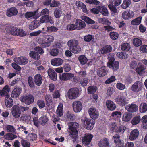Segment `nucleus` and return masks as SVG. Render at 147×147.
I'll return each mask as SVG.
<instances>
[{
  "mask_svg": "<svg viewBox=\"0 0 147 147\" xmlns=\"http://www.w3.org/2000/svg\"><path fill=\"white\" fill-rule=\"evenodd\" d=\"M6 30L9 34L20 37H23L26 35L25 31L22 29L19 28L12 26L7 27Z\"/></svg>",
  "mask_w": 147,
  "mask_h": 147,
  "instance_id": "obj_1",
  "label": "nucleus"
},
{
  "mask_svg": "<svg viewBox=\"0 0 147 147\" xmlns=\"http://www.w3.org/2000/svg\"><path fill=\"white\" fill-rule=\"evenodd\" d=\"M71 126L69 127L70 131L69 136H70L71 140L74 143L75 142L78 138V132L77 129L78 127V124L76 123L71 122Z\"/></svg>",
  "mask_w": 147,
  "mask_h": 147,
  "instance_id": "obj_2",
  "label": "nucleus"
},
{
  "mask_svg": "<svg viewBox=\"0 0 147 147\" xmlns=\"http://www.w3.org/2000/svg\"><path fill=\"white\" fill-rule=\"evenodd\" d=\"M28 107H22L20 105H14L12 108V114L14 117L18 118L20 117L21 113L28 110Z\"/></svg>",
  "mask_w": 147,
  "mask_h": 147,
  "instance_id": "obj_3",
  "label": "nucleus"
},
{
  "mask_svg": "<svg viewBox=\"0 0 147 147\" xmlns=\"http://www.w3.org/2000/svg\"><path fill=\"white\" fill-rule=\"evenodd\" d=\"M78 44L79 42L76 40H70L67 43L69 50L74 54L78 53L81 51V48Z\"/></svg>",
  "mask_w": 147,
  "mask_h": 147,
  "instance_id": "obj_4",
  "label": "nucleus"
},
{
  "mask_svg": "<svg viewBox=\"0 0 147 147\" xmlns=\"http://www.w3.org/2000/svg\"><path fill=\"white\" fill-rule=\"evenodd\" d=\"M81 121L83 127L88 130H92L93 128L95 123V120L86 117L82 118Z\"/></svg>",
  "mask_w": 147,
  "mask_h": 147,
  "instance_id": "obj_5",
  "label": "nucleus"
},
{
  "mask_svg": "<svg viewBox=\"0 0 147 147\" xmlns=\"http://www.w3.org/2000/svg\"><path fill=\"white\" fill-rule=\"evenodd\" d=\"M54 40V37L51 35H45L43 36L41 46L43 48L49 47Z\"/></svg>",
  "mask_w": 147,
  "mask_h": 147,
  "instance_id": "obj_6",
  "label": "nucleus"
},
{
  "mask_svg": "<svg viewBox=\"0 0 147 147\" xmlns=\"http://www.w3.org/2000/svg\"><path fill=\"white\" fill-rule=\"evenodd\" d=\"M79 93V90L77 88H70L67 93L68 97L70 99H74L77 98Z\"/></svg>",
  "mask_w": 147,
  "mask_h": 147,
  "instance_id": "obj_7",
  "label": "nucleus"
},
{
  "mask_svg": "<svg viewBox=\"0 0 147 147\" xmlns=\"http://www.w3.org/2000/svg\"><path fill=\"white\" fill-rule=\"evenodd\" d=\"M34 99L33 96L30 94L23 96L20 98L21 102L27 105L32 103L34 102Z\"/></svg>",
  "mask_w": 147,
  "mask_h": 147,
  "instance_id": "obj_8",
  "label": "nucleus"
},
{
  "mask_svg": "<svg viewBox=\"0 0 147 147\" xmlns=\"http://www.w3.org/2000/svg\"><path fill=\"white\" fill-rule=\"evenodd\" d=\"M115 101L119 105L123 107L125 106L127 103L126 97L123 94H121L117 96L115 99Z\"/></svg>",
  "mask_w": 147,
  "mask_h": 147,
  "instance_id": "obj_9",
  "label": "nucleus"
},
{
  "mask_svg": "<svg viewBox=\"0 0 147 147\" xmlns=\"http://www.w3.org/2000/svg\"><path fill=\"white\" fill-rule=\"evenodd\" d=\"M142 83L141 82L136 81L131 86V90L134 92L138 93L142 90Z\"/></svg>",
  "mask_w": 147,
  "mask_h": 147,
  "instance_id": "obj_10",
  "label": "nucleus"
},
{
  "mask_svg": "<svg viewBox=\"0 0 147 147\" xmlns=\"http://www.w3.org/2000/svg\"><path fill=\"white\" fill-rule=\"evenodd\" d=\"M89 115L93 120L97 119L99 115V112L97 109L94 108H90L88 111Z\"/></svg>",
  "mask_w": 147,
  "mask_h": 147,
  "instance_id": "obj_11",
  "label": "nucleus"
},
{
  "mask_svg": "<svg viewBox=\"0 0 147 147\" xmlns=\"http://www.w3.org/2000/svg\"><path fill=\"white\" fill-rule=\"evenodd\" d=\"M72 107L74 111L76 113L80 112L82 108V105L80 101H75L72 103Z\"/></svg>",
  "mask_w": 147,
  "mask_h": 147,
  "instance_id": "obj_12",
  "label": "nucleus"
},
{
  "mask_svg": "<svg viewBox=\"0 0 147 147\" xmlns=\"http://www.w3.org/2000/svg\"><path fill=\"white\" fill-rule=\"evenodd\" d=\"M40 24L44 23H50V24L54 23L53 19L51 16L46 15L42 16L39 20Z\"/></svg>",
  "mask_w": 147,
  "mask_h": 147,
  "instance_id": "obj_13",
  "label": "nucleus"
},
{
  "mask_svg": "<svg viewBox=\"0 0 147 147\" xmlns=\"http://www.w3.org/2000/svg\"><path fill=\"white\" fill-rule=\"evenodd\" d=\"M14 61L17 63L21 65L26 64L28 62V59L25 57H16L14 59Z\"/></svg>",
  "mask_w": 147,
  "mask_h": 147,
  "instance_id": "obj_14",
  "label": "nucleus"
},
{
  "mask_svg": "<svg viewBox=\"0 0 147 147\" xmlns=\"http://www.w3.org/2000/svg\"><path fill=\"white\" fill-rule=\"evenodd\" d=\"M125 109L130 113H134L136 112L138 109V105L135 104H129L125 106Z\"/></svg>",
  "mask_w": 147,
  "mask_h": 147,
  "instance_id": "obj_15",
  "label": "nucleus"
},
{
  "mask_svg": "<svg viewBox=\"0 0 147 147\" xmlns=\"http://www.w3.org/2000/svg\"><path fill=\"white\" fill-rule=\"evenodd\" d=\"M145 69L146 67L144 66L141 63L139 62L138 63L137 67L135 70L136 73L141 76L145 73Z\"/></svg>",
  "mask_w": 147,
  "mask_h": 147,
  "instance_id": "obj_16",
  "label": "nucleus"
},
{
  "mask_svg": "<svg viewBox=\"0 0 147 147\" xmlns=\"http://www.w3.org/2000/svg\"><path fill=\"white\" fill-rule=\"evenodd\" d=\"M22 91V88L21 87L16 86L11 94V97L14 98H17L20 94Z\"/></svg>",
  "mask_w": 147,
  "mask_h": 147,
  "instance_id": "obj_17",
  "label": "nucleus"
},
{
  "mask_svg": "<svg viewBox=\"0 0 147 147\" xmlns=\"http://www.w3.org/2000/svg\"><path fill=\"white\" fill-rule=\"evenodd\" d=\"M93 137V136L91 134H86L84 137L82 138V143L86 146L90 144Z\"/></svg>",
  "mask_w": 147,
  "mask_h": 147,
  "instance_id": "obj_18",
  "label": "nucleus"
},
{
  "mask_svg": "<svg viewBox=\"0 0 147 147\" xmlns=\"http://www.w3.org/2000/svg\"><path fill=\"white\" fill-rule=\"evenodd\" d=\"M74 76V74H72L63 73L59 75V78L61 80L67 81L72 78Z\"/></svg>",
  "mask_w": 147,
  "mask_h": 147,
  "instance_id": "obj_19",
  "label": "nucleus"
},
{
  "mask_svg": "<svg viewBox=\"0 0 147 147\" xmlns=\"http://www.w3.org/2000/svg\"><path fill=\"white\" fill-rule=\"evenodd\" d=\"M18 13L17 9L15 7H13L8 8L6 11V15L8 17L16 16Z\"/></svg>",
  "mask_w": 147,
  "mask_h": 147,
  "instance_id": "obj_20",
  "label": "nucleus"
},
{
  "mask_svg": "<svg viewBox=\"0 0 147 147\" xmlns=\"http://www.w3.org/2000/svg\"><path fill=\"white\" fill-rule=\"evenodd\" d=\"M134 15V12L132 11L129 10L123 12L122 14V17L124 19L127 20L132 18Z\"/></svg>",
  "mask_w": 147,
  "mask_h": 147,
  "instance_id": "obj_21",
  "label": "nucleus"
},
{
  "mask_svg": "<svg viewBox=\"0 0 147 147\" xmlns=\"http://www.w3.org/2000/svg\"><path fill=\"white\" fill-rule=\"evenodd\" d=\"M108 72L106 67L103 66L97 70V74L100 77H103L107 75Z\"/></svg>",
  "mask_w": 147,
  "mask_h": 147,
  "instance_id": "obj_22",
  "label": "nucleus"
},
{
  "mask_svg": "<svg viewBox=\"0 0 147 147\" xmlns=\"http://www.w3.org/2000/svg\"><path fill=\"white\" fill-rule=\"evenodd\" d=\"M63 61L59 58H55L52 59L51 61V65L54 66H59L62 65Z\"/></svg>",
  "mask_w": 147,
  "mask_h": 147,
  "instance_id": "obj_23",
  "label": "nucleus"
},
{
  "mask_svg": "<svg viewBox=\"0 0 147 147\" xmlns=\"http://www.w3.org/2000/svg\"><path fill=\"white\" fill-rule=\"evenodd\" d=\"M139 135V131L137 129H134L132 130L130 132L129 139L131 140H134L136 139Z\"/></svg>",
  "mask_w": 147,
  "mask_h": 147,
  "instance_id": "obj_24",
  "label": "nucleus"
},
{
  "mask_svg": "<svg viewBox=\"0 0 147 147\" xmlns=\"http://www.w3.org/2000/svg\"><path fill=\"white\" fill-rule=\"evenodd\" d=\"M84 41L87 42H91L92 44L95 43L96 41L93 35L88 34L84 36L83 38Z\"/></svg>",
  "mask_w": 147,
  "mask_h": 147,
  "instance_id": "obj_25",
  "label": "nucleus"
},
{
  "mask_svg": "<svg viewBox=\"0 0 147 147\" xmlns=\"http://www.w3.org/2000/svg\"><path fill=\"white\" fill-rule=\"evenodd\" d=\"M40 24L39 20H35L30 23L29 25V28L30 30H33L37 28Z\"/></svg>",
  "mask_w": 147,
  "mask_h": 147,
  "instance_id": "obj_26",
  "label": "nucleus"
},
{
  "mask_svg": "<svg viewBox=\"0 0 147 147\" xmlns=\"http://www.w3.org/2000/svg\"><path fill=\"white\" fill-rule=\"evenodd\" d=\"M42 78L40 74H37L34 76V82L37 86H40L42 83Z\"/></svg>",
  "mask_w": 147,
  "mask_h": 147,
  "instance_id": "obj_27",
  "label": "nucleus"
},
{
  "mask_svg": "<svg viewBox=\"0 0 147 147\" xmlns=\"http://www.w3.org/2000/svg\"><path fill=\"white\" fill-rule=\"evenodd\" d=\"M106 105L108 110L111 111L114 110L116 108V104L111 100H107Z\"/></svg>",
  "mask_w": 147,
  "mask_h": 147,
  "instance_id": "obj_28",
  "label": "nucleus"
},
{
  "mask_svg": "<svg viewBox=\"0 0 147 147\" xmlns=\"http://www.w3.org/2000/svg\"><path fill=\"white\" fill-rule=\"evenodd\" d=\"M99 147H109V140L107 138H104L100 141L98 143Z\"/></svg>",
  "mask_w": 147,
  "mask_h": 147,
  "instance_id": "obj_29",
  "label": "nucleus"
},
{
  "mask_svg": "<svg viewBox=\"0 0 147 147\" xmlns=\"http://www.w3.org/2000/svg\"><path fill=\"white\" fill-rule=\"evenodd\" d=\"M76 5L79 9H82L83 12L87 13V10L86 5L82 2L78 1L76 2Z\"/></svg>",
  "mask_w": 147,
  "mask_h": 147,
  "instance_id": "obj_30",
  "label": "nucleus"
},
{
  "mask_svg": "<svg viewBox=\"0 0 147 147\" xmlns=\"http://www.w3.org/2000/svg\"><path fill=\"white\" fill-rule=\"evenodd\" d=\"M5 104L7 107H11L13 105V101L10 95H7L5 97Z\"/></svg>",
  "mask_w": 147,
  "mask_h": 147,
  "instance_id": "obj_31",
  "label": "nucleus"
},
{
  "mask_svg": "<svg viewBox=\"0 0 147 147\" xmlns=\"http://www.w3.org/2000/svg\"><path fill=\"white\" fill-rule=\"evenodd\" d=\"M47 73L49 77L52 80L54 81L57 80V74L53 69H49L47 71Z\"/></svg>",
  "mask_w": 147,
  "mask_h": 147,
  "instance_id": "obj_32",
  "label": "nucleus"
},
{
  "mask_svg": "<svg viewBox=\"0 0 147 147\" xmlns=\"http://www.w3.org/2000/svg\"><path fill=\"white\" fill-rule=\"evenodd\" d=\"M76 29L80 30L84 28L86 26L85 23L81 20L77 19L75 22Z\"/></svg>",
  "mask_w": 147,
  "mask_h": 147,
  "instance_id": "obj_33",
  "label": "nucleus"
},
{
  "mask_svg": "<svg viewBox=\"0 0 147 147\" xmlns=\"http://www.w3.org/2000/svg\"><path fill=\"white\" fill-rule=\"evenodd\" d=\"M120 136L119 135L116 134L112 137V140H113L115 145L117 146L118 144L123 142L122 140H121L120 139Z\"/></svg>",
  "mask_w": 147,
  "mask_h": 147,
  "instance_id": "obj_34",
  "label": "nucleus"
},
{
  "mask_svg": "<svg viewBox=\"0 0 147 147\" xmlns=\"http://www.w3.org/2000/svg\"><path fill=\"white\" fill-rule=\"evenodd\" d=\"M38 11H37L33 12H26L25 15V17L27 18H29L32 17V18L37 19L39 17V16H37Z\"/></svg>",
  "mask_w": 147,
  "mask_h": 147,
  "instance_id": "obj_35",
  "label": "nucleus"
},
{
  "mask_svg": "<svg viewBox=\"0 0 147 147\" xmlns=\"http://www.w3.org/2000/svg\"><path fill=\"white\" fill-rule=\"evenodd\" d=\"M112 47L109 45H106L104 46L100 50L102 54H106L111 52L112 51Z\"/></svg>",
  "mask_w": 147,
  "mask_h": 147,
  "instance_id": "obj_36",
  "label": "nucleus"
},
{
  "mask_svg": "<svg viewBox=\"0 0 147 147\" xmlns=\"http://www.w3.org/2000/svg\"><path fill=\"white\" fill-rule=\"evenodd\" d=\"M108 66L114 71H117L119 69V63L118 61H115L114 63L108 65Z\"/></svg>",
  "mask_w": 147,
  "mask_h": 147,
  "instance_id": "obj_37",
  "label": "nucleus"
},
{
  "mask_svg": "<svg viewBox=\"0 0 147 147\" xmlns=\"http://www.w3.org/2000/svg\"><path fill=\"white\" fill-rule=\"evenodd\" d=\"M47 117L45 115H43L40 117L38 120V123L44 126L48 121Z\"/></svg>",
  "mask_w": 147,
  "mask_h": 147,
  "instance_id": "obj_38",
  "label": "nucleus"
},
{
  "mask_svg": "<svg viewBox=\"0 0 147 147\" xmlns=\"http://www.w3.org/2000/svg\"><path fill=\"white\" fill-rule=\"evenodd\" d=\"M56 112L59 116L61 117L63 115V105L61 103H59Z\"/></svg>",
  "mask_w": 147,
  "mask_h": 147,
  "instance_id": "obj_39",
  "label": "nucleus"
},
{
  "mask_svg": "<svg viewBox=\"0 0 147 147\" xmlns=\"http://www.w3.org/2000/svg\"><path fill=\"white\" fill-rule=\"evenodd\" d=\"M126 129V127L124 125H120L117 127L116 131L117 133L120 134H123Z\"/></svg>",
  "mask_w": 147,
  "mask_h": 147,
  "instance_id": "obj_40",
  "label": "nucleus"
},
{
  "mask_svg": "<svg viewBox=\"0 0 147 147\" xmlns=\"http://www.w3.org/2000/svg\"><path fill=\"white\" fill-rule=\"evenodd\" d=\"M78 60L80 64L84 65L87 62L88 59L87 57L84 55H81L78 57Z\"/></svg>",
  "mask_w": 147,
  "mask_h": 147,
  "instance_id": "obj_41",
  "label": "nucleus"
},
{
  "mask_svg": "<svg viewBox=\"0 0 147 147\" xmlns=\"http://www.w3.org/2000/svg\"><path fill=\"white\" fill-rule=\"evenodd\" d=\"M132 117V114L128 112H126L123 115L122 119L123 121L128 122L131 119Z\"/></svg>",
  "mask_w": 147,
  "mask_h": 147,
  "instance_id": "obj_42",
  "label": "nucleus"
},
{
  "mask_svg": "<svg viewBox=\"0 0 147 147\" xmlns=\"http://www.w3.org/2000/svg\"><path fill=\"white\" fill-rule=\"evenodd\" d=\"M117 57L119 58L125 59L128 57V55L124 52H118L116 54Z\"/></svg>",
  "mask_w": 147,
  "mask_h": 147,
  "instance_id": "obj_43",
  "label": "nucleus"
},
{
  "mask_svg": "<svg viewBox=\"0 0 147 147\" xmlns=\"http://www.w3.org/2000/svg\"><path fill=\"white\" fill-rule=\"evenodd\" d=\"M142 17L139 16L132 20L131 22V24L133 25H138L141 23Z\"/></svg>",
  "mask_w": 147,
  "mask_h": 147,
  "instance_id": "obj_44",
  "label": "nucleus"
},
{
  "mask_svg": "<svg viewBox=\"0 0 147 147\" xmlns=\"http://www.w3.org/2000/svg\"><path fill=\"white\" fill-rule=\"evenodd\" d=\"M131 0H123L121 7L123 9H126L131 5Z\"/></svg>",
  "mask_w": 147,
  "mask_h": 147,
  "instance_id": "obj_45",
  "label": "nucleus"
},
{
  "mask_svg": "<svg viewBox=\"0 0 147 147\" xmlns=\"http://www.w3.org/2000/svg\"><path fill=\"white\" fill-rule=\"evenodd\" d=\"M99 12L103 16H108L109 14L107 8L105 6H100Z\"/></svg>",
  "mask_w": 147,
  "mask_h": 147,
  "instance_id": "obj_46",
  "label": "nucleus"
},
{
  "mask_svg": "<svg viewBox=\"0 0 147 147\" xmlns=\"http://www.w3.org/2000/svg\"><path fill=\"white\" fill-rule=\"evenodd\" d=\"M58 30V28L55 26H48L47 28L46 31L48 33H53L56 32Z\"/></svg>",
  "mask_w": 147,
  "mask_h": 147,
  "instance_id": "obj_47",
  "label": "nucleus"
},
{
  "mask_svg": "<svg viewBox=\"0 0 147 147\" xmlns=\"http://www.w3.org/2000/svg\"><path fill=\"white\" fill-rule=\"evenodd\" d=\"M139 111L141 113H144L147 111V104L146 103H141L139 107Z\"/></svg>",
  "mask_w": 147,
  "mask_h": 147,
  "instance_id": "obj_48",
  "label": "nucleus"
},
{
  "mask_svg": "<svg viewBox=\"0 0 147 147\" xmlns=\"http://www.w3.org/2000/svg\"><path fill=\"white\" fill-rule=\"evenodd\" d=\"M97 89V88L96 86H90L88 88V93L89 94H93L96 92Z\"/></svg>",
  "mask_w": 147,
  "mask_h": 147,
  "instance_id": "obj_49",
  "label": "nucleus"
},
{
  "mask_svg": "<svg viewBox=\"0 0 147 147\" xmlns=\"http://www.w3.org/2000/svg\"><path fill=\"white\" fill-rule=\"evenodd\" d=\"M133 43L135 47H138L141 45L142 44V40L138 38H135L133 40Z\"/></svg>",
  "mask_w": 147,
  "mask_h": 147,
  "instance_id": "obj_50",
  "label": "nucleus"
},
{
  "mask_svg": "<svg viewBox=\"0 0 147 147\" xmlns=\"http://www.w3.org/2000/svg\"><path fill=\"white\" fill-rule=\"evenodd\" d=\"M140 120V115L136 116L133 118L131 123L133 125H136L139 123Z\"/></svg>",
  "mask_w": 147,
  "mask_h": 147,
  "instance_id": "obj_51",
  "label": "nucleus"
},
{
  "mask_svg": "<svg viewBox=\"0 0 147 147\" xmlns=\"http://www.w3.org/2000/svg\"><path fill=\"white\" fill-rule=\"evenodd\" d=\"M98 22L104 24H111V22L109 21L107 18H100L98 19Z\"/></svg>",
  "mask_w": 147,
  "mask_h": 147,
  "instance_id": "obj_52",
  "label": "nucleus"
},
{
  "mask_svg": "<svg viewBox=\"0 0 147 147\" xmlns=\"http://www.w3.org/2000/svg\"><path fill=\"white\" fill-rule=\"evenodd\" d=\"M141 121L142 122V126L144 128H147V115H144L141 119Z\"/></svg>",
  "mask_w": 147,
  "mask_h": 147,
  "instance_id": "obj_53",
  "label": "nucleus"
},
{
  "mask_svg": "<svg viewBox=\"0 0 147 147\" xmlns=\"http://www.w3.org/2000/svg\"><path fill=\"white\" fill-rule=\"evenodd\" d=\"M121 49L123 51H127L130 48V46L128 43H123L121 45Z\"/></svg>",
  "mask_w": 147,
  "mask_h": 147,
  "instance_id": "obj_54",
  "label": "nucleus"
},
{
  "mask_svg": "<svg viewBox=\"0 0 147 147\" xmlns=\"http://www.w3.org/2000/svg\"><path fill=\"white\" fill-rule=\"evenodd\" d=\"M119 34L116 32H111L109 33L110 38L112 40H116L118 39L119 37Z\"/></svg>",
  "mask_w": 147,
  "mask_h": 147,
  "instance_id": "obj_55",
  "label": "nucleus"
},
{
  "mask_svg": "<svg viewBox=\"0 0 147 147\" xmlns=\"http://www.w3.org/2000/svg\"><path fill=\"white\" fill-rule=\"evenodd\" d=\"M108 6L110 10L112 12L114 13L117 12V10L115 7L116 6L113 5V2H109Z\"/></svg>",
  "mask_w": 147,
  "mask_h": 147,
  "instance_id": "obj_56",
  "label": "nucleus"
},
{
  "mask_svg": "<svg viewBox=\"0 0 147 147\" xmlns=\"http://www.w3.org/2000/svg\"><path fill=\"white\" fill-rule=\"evenodd\" d=\"M27 81L29 86L30 88H33L34 87L35 84L34 79L32 76H29L28 78Z\"/></svg>",
  "mask_w": 147,
  "mask_h": 147,
  "instance_id": "obj_57",
  "label": "nucleus"
},
{
  "mask_svg": "<svg viewBox=\"0 0 147 147\" xmlns=\"http://www.w3.org/2000/svg\"><path fill=\"white\" fill-rule=\"evenodd\" d=\"M117 127L116 123L115 122L111 123L109 125V128L110 130L115 132Z\"/></svg>",
  "mask_w": 147,
  "mask_h": 147,
  "instance_id": "obj_58",
  "label": "nucleus"
},
{
  "mask_svg": "<svg viewBox=\"0 0 147 147\" xmlns=\"http://www.w3.org/2000/svg\"><path fill=\"white\" fill-rule=\"evenodd\" d=\"M83 18L82 19L88 24H93L95 23V22L94 20L88 17L84 16Z\"/></svg>",
  "mask_w": 147,
  "mask_h": 147,
  "instance_id": "obj_59",
  "label": "nucleus"
},
{
  "mask_svg": "<svg viewBox=\"0 0 147 147\" xmlns=\"http://www.w3.org/2000/svg\"><path fill=\"white\" fill-rule=\"evenodd\" d=\"M5 136V138L9 140H12L17 137L16 135L10 133H7Z\"/></svg>",
  "mask_w": 147,
  "mask_h": 147,
  "instance_id": "obj_60",
  "label": "nucleus"
},
{
  "mask_svg": "<svg viewBox=\"0 0 147 147\" xmlns=\"http://www.w3.org/2000/svg\"><path fill=\"white\" fill-rule=\"evenodd\" d=\"M37 138L36 134L34 133H30L28 135V138L30 141H33L36 140Z\"/></svg>",
  "mask_w": 147,
  "mask_h": 147,
  "instance_id": "obj_61",
  "label": "nucleus"
},
{
  "mask_svg": "<svg viewBox=\"0 0 147 147\" xmlns=\"http://www.w3.org/2000/svg\"><path fill=\"white\" fill-rule=\"evenodd\" d=\"M36 104L40 109H42L45 107V101L42 100H38L37 101Z\"/></svg>",
  "mask_w": 147,
  "mask_h": 147,
  "instance_id": "obj_62",
  "label": "nucleus"
},
{
  "mask_svg": "<svg viewBox=\"0 0 147 147\" xmlns=\"http://www.w3.org/2000/svg\"><path fill=\"white\" fill-rule=\"evenodd\" d=\"M67 29L68 30L72 31L77 29L75 24H69L67 26Z\"/></svg>",
  "mask_w": 147,
  "mask_h": 147,
  "instance_id": "obj_63",
  "label": "nucleus"
},
{
  "mask_svg": "<svg viewBox=\"0 0 147 147\" xmlns=\"http://www.w3.org/2000/svg\"><path fill=\"white\" fill-rule=\"evenodd\" d=\"M21 144L23 147H29L30 146L29 142L23 139L21 140Z\"/></svg>",
  "mask_w": 147,
  "mask_h": 147,
  "instance_id": "obj_64",
  "label": "nucleus"
}]
</instances>
